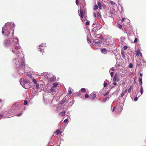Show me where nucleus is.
Returning <instances> with one entry per match:
<instances>
[{"mask_svg": "<svg viewBox=\"0 0 146 146\" xmlns=\"http://www.w3.org/2000/svg\"><path fill=\"white\" fill-rule=\"evenodd\" d=\"M34 72H30V73H26L27 75L30 78L32 79V81L35 84H36V80L34 78L36 77V74Z\"/></svg>", "mask_w": 146, "mask_h": 146, "instance_id": "423d86ee", "label": "nucleus"}, {"mask_svg": "<svg viewBox=\"0 0 146 146\" xmlns=\"http://www.w3.org/2000/svg\"><path fill=\"white\" fill-rule=\"evenodd\" d=\"M27 101L25 100L23 104L24 105H27Z\"/></svg>", "mask_w": 146, "mask_h": 146, "instance_id": "393cba45", "label": "nucleus"}, {"mask_svg": "<svg viewBox=\"0 0 146 146\" xmlns=\"http://www.w3.org/2000/svg\"><path fill=\"white\" fill-rule=\"evenodd\" d=\"M127 46H123V48L124 49H126L127 48Z\"/></svg>", "mask_w": 146, "mask_h": 146, "instance_id": "ea45409f", "label": "nucleus"}, {"mask_svg": "<svg viewBox=\"0 0 146 146\" xmlns=\"http://www.w3.org/2000/svg\"><path fill=\"white\" fill-rule=\"evenodd\" d=\"M19 106L18 104H14L11 108L10 110L8 111L6 113V114H11L10 115L8 116L7 118H9L14 115V113H13L16 110H17L19 108Z\"/></svg>", "mask_w": 146, "mask_h": 146, "instance_id": "7ed1b4c3", "label": "nucleus"}, {"mask_svg": "<svg viewBox=\"0 0 146 146\" xmlns=\"http://www.w3.org/2000/svg\"><path fill=\"white\" fill-rule=\"evenodd\" d=\"M55 79V76H53L52 78H48V80L50 81H54Z\"/></svg>", "mask_w": 146, "mask_h": 146, "instance_id": "9b49d317", "label": "nucleus"}, {"mask_svg": "<svg viewBox=\"0 0 146 146\" xmlns=\"http://www.w3.org/2000/svg\"><path fill=\"white\" fill-rule=\"evenodd\" d=\"M76 3L77 5H78V0H76Z\"/></svg>", "mask_w": 146, "mask_h": 146, "instance_id": "72a5a7b5", "label": "nucleus"}, {"mask_svg": "<svg viewBox=\"0 0 146 146\" xmlns=\"http://www.w3.org/2000/svg\"><path fill=\"white\" fill-rule=\"evenodd\" d=\"M142 78H140L139 80V82L140 86H141L142 85Z\"/></svg>", "mask_w": 146, "mask_h": 146, "instance_id": "4468645a", "label": "nucleus"}, {"mask_svg": "<svg viewBox=\"0 0 146 146\" xmlns=\"http://www.w3.org/2000/svg\"><path fill=\"white\" fill-rule=\"evenodd\" d=\"M110 3L112 5H114L115 4V2H113V1H111L110 2Z\"/></svg>", "mask_w": 146, "mask_h": 146, "instance_id": "2f4dec72", "label": "nucleus"}, {"mask_svg": "<svg viewBox=\"0 0 146 146\" xmlns=\"http://www.w3.org/2000/svg\"><path fill=\"white\" fill-rule=\"evenodd\" d=\"M40 50L41 51H42V50L40 49Z\"/></svg>", "mask_w": 146, "mask_h": 146, "instance_id": "13d9d810", "label": "nucleus"}, {"mask_svg": "<svg viewBox=\"0 0 146 146\" xmlns=\"http://www.w3.org/2000/svg\"><path fill=\"white\" fill-rule=\"evenodd\" d=\"M96 44L100 45V44L102 43V41H99L98 40H96L94 42Z\"/></svg>", "mask_w": 146, "mask_h": 146, "instance_id": "1a4fd4ad", "label": "nucleus"}, {"mask_svg": "<svg viewBox=\"0 0 146 146\" xmlns=\"http://www.w3.org/2000/svg\"><path fill=\"white\" fill-rule=\"evenodd\" d=\"M110 74L111 75V77H112L113 75V72H111L110 73Z\"/></svg>", "mask_w": 146, "mask_h": 146, "instance_id": "e433bc0d", "label": "nucleus"}, {"mask_svg": "<svg viewBox=\"0 0 146 146\" xmlns=\"http://www.w3.org/2000/svg\"><path fill=\"white\" fill-rule=\"evenodd\" d=\"M81 90L82 91H83L84 92H85L86 91V89L84 88H82L81 89Z\"/></svg>", "mask_w": 146, "mask_h": 146, "instance_id": "cd10ccee", "label": "nucleus"}, {"mask_svg": "<svg viewBox=\"0 0 146 146\" xmlns=\"http://www.w3.org/2000/svg\"><path fill=\"white\" fill-rule=\"evenodd\" d=\"M42 44L41 45H40V46H42Z\"/></svg>", "mask_w": 146, "mask_h": 146, "instance_id": "bf43d9fd", "label": "nucleus"}, {"mask_svg": "<svg viewBox=\"0 0 146 146\" xmlns=\"http://www.w3.org/2000/svg\"><path fill=\"white\" fill-rule=\"evenodd\" d=\"M104 87H106L107 86V84L106 83L104 82Z\"/></svg>", "mask_w": 146, "mask_h": 146, "instance_id": "f704fd0d", "label": "nucleus"}, {"mask_svg": "<svg viewBox=\"0 0 146 146\" xmlns=\"http://www.w3.org/2000/svg\"><path fill=\"white\" fill-rule=\"evenodd\" d=\"M37 88L38 87V85L37 84Z\"/></svg>", "mask_w": 146, "mask_h": 146, "instance_id": "4d7b16f0", "label": "nucleus"}, {"mask_svg": "<svg viewBox=\"0 0 146 146\" xmlns=\"http://www.w3.org/2000/svg\"><path fill=\"white\" fill-rule=\"evenodd\" d=\"M117 77H118V75H117V74H115V75L114 77V78H113V81L114 82H115L116 81H118V80H117Z\"/></svg>", "mask_w": 146, "mask_h": 146, "instance_id": "6e6552de", "label": "nucleus"}, {"mask_svg": "<svg viewBox=\"0 0 146 146\" xmlns=\"http://www.w3.org/2000/svg\"><path fill=\"white\" fill-rule=\"evenodd\" d=\"M68 92H69V94H72V92H72L71 91V90L70 88H69L68 89Z\"/></svg>", "mask_w": 146, "mask_h": 146, "instance_id": "412c9836", "label": "nucleus"}, {"mask_svg": "<svg viewBox=\"0 0 146 146\" xmlns=\"http://www.w3.org/2000/svg\"><path fill=\"white\" fill-rule=\"evenodd\" d=\"M98 6L99 8L101 9H102V5L101 3L100 2H98Z\"/></svg>", "mask_w": 146, "mask_h": 146, "instance_id": "f3484780", "label": "nucleus"}, {"mask_svg": "<svg viewBox=\"0 0 146 146\" xmlns=\"http://www.w3.org/2000/svg\"><path fill=\"white\" fill-rule=\"evenodd\" d=\"M115 110V107H114L113 109V110L112 111H113Z\"/></svg>", "mask_w": 146, "mask_h": 146, "instance_id": "8fccbe9b", "label": "nucleus"}, {"mask_svg": "<svg viewBox=\"0 0 146 146\" xmlns=\"http://www.w3.org/2000/svg\"><path fill=\"white\" fill-rule=\"evenodd\" d=\"M89 23L88 21H87L86 22V24L87 25H88L89 24Z\"/></svg>", "mask_w": 146, "mask_h": 146, "instance_id": "a18cd8bd", "label": "nucleus"}, {"mask_svg": "<svg viewBox=\"0 0 146 146\" xmlns=\"http://www.w3.org/2000/svg\"><path fill=\"white\" fill-rule=\"evenodd\" d=\"M140 76L141 77H142V74L141 73H140Z\"/></svg>", "mask_w": 146, "mask_h": 146, "instance_id": "5fc2aeb1", "label": "nucleus"}, {"mask_svg": "<svg viewBox=\"0 0 146 146\" xmlns=\"http://www.w3.org/2000/svg\"><path fill=\"white\" fill-rule=\"evenodd\" d=\"M53 85L54 86V87H55L57 86L58 85V84L56 83H53Z\"/></svg>", "mask_w": 146, "mask_h": 146, "instance_id": "b1692460", "label": "nucleus"}, {"mask_svg": "<svg viewBox=\"0 0 146 146\" xmlns=\"http://www.w3.org/2000/svg\"><path fill=\"white\" fill-rule=\"evenodd\" d=\"M87 41H88V43L90 42V40L88 39H87Z\"/></svg>", "mask_w": 146, "mask_h": 146, "instance_id": "864d4df0", "label": "nucleus"}, {"mask_svg": "<svg viewBox=\"0 0 146 146\" xmlns=\"http://www.w3.org/2000/svg\"><path fill=\"white\" fill-rule=\"evenodd\" d=\"M2 102V100L1 99H0V103Z\"/></svg>", "mask_w": 146, "mask_h": 146, "instance_id": "6e6d98bb", "label": "nucleus"}, {"mask_svg": "<svg viewBox=\"0 0 146 146\" xmlns=\"http://www.w3.org/2000/svg\"><path fill=\"white\" fill-rule=\"evenodd\" d=\"M3 115L1 114L0 113V119L3 118Z\"/></svg>", "mask_w": 146, "mask_h": 146, "instance_id": "7c9ffc66", "label": "nucleus"}, {"mask_svg": "<svg viewBox=\"0 0 146 146\" xmlns=\"http://www.w3.org/2000/svg\"><path fill=\"white\" fill-rule=\"evenodd\" d=\"M134 101H137V100H138V98H137V97H135V98H134Z\"/></svg>", "mask_w": 146, "mask_h": 146, "instance_id": "58836bf2", "label": "nucleus"}, {"mask_svg": "<svg viewBox=\"0 0 146 146\" xmlns=\"http://www.w3.org/2000/svg\"><path fill=\"white\" fill-rule=\"evenodd\" d=\"M137 66L139 67H140L141 66L140 63L139 62H138L137 63Z\"/></svg>", "mask_w": 146, "mask_h": 146, "instance_id": "473e14b6", "label": "nucleus"}, {"mask_svg": "<svg viewBox=\"0 0 146 146\" xmlns=\"http://www.w3.org/2000/svg\"><path fill=\"white\" fill-rule=\"evenodd\" d=\"M109 98L108 97L105 98L103 100V101L104 102H105L107 100H108Z\"/></svg>", "mask_w": 146, "mask_h": 146, "instance_id": "a878e982", "label": "nucleus"}, {"mask_svg": "<svg viewBox=\"0 0 146 146\" xmlns=\"http://www.w3.org/2000/svg\"><path fill=\"white\" fill-rule=\"evenodd\" d=\"M20 83L21 85L26 89H28L30 88V85L29 84V81L27 79L22 78L20 81Z\"/></svg>", "mask_w": 146, "mask_h": 146, "instance_id": "39448f33", "label": "nucleus"}, {"mask_svg": "<svg viewBox=\"0 0 146 146\" xmlns=\"http://www.w3.org/2000/svg\"><path fill=\"white\" fill-rule=\"evenodd\" d=\"M125 19V18H123L122 19V21H123Z\"/></svg>", "mask_w": 146, "mask_h": 146, "instance_id": "49530a36", "label": "nucleus"}, {"mask_svg": "<svg viewBox=\"0 0 146 146\" xmlns=\"http://www.w3.org/2000/svg\"><path fill=\"white\" fill-rule=\"evenodd\" d=\"M85 97L86 98H88V95L87 94H86L85 96Z\"/></svg>", "mask_w": 146, "mask_h": 146, "instance_id": "79ce46f5", "label": "nucleus"}, {"mask_svg": "<svg viewBox=\"0 0 146 146\" xmlns=\"http://www.w3.org/2000/svg\"><path fill=\"white\" fill-rule=\"evenodd\" d=\"M108 92H107L106 93L104 94V96H107L108 94Z\"/></svg>", "mask_w": 146, "mask_h": 146, "instance_id": "4c0bfd02", "label": "nucleus"}, {"mask_svg": "<svg viewBox=\"0 0 146 146\" xmlns=\"http://www.w3.org/2000/svg\"><path fill=\"white\" fill-rule=\"evenodd\" d=\"M132 88V86H130V88L128 90V92H131V88Z\"/></svg>", "mask_w": 146, "mask_h": 146, "instance_id": "4be33fe9", "label": "nucleus"}, {"mask_svg": "<svg viewBox=\"0 0 146 146\" xmlns=\"http://www.w3.org/2000/svg\"><path fill=\"white\" fill-rule=\"evenodd\" d=\"M61 133V132L60 131V129H57L54 133V134L58 135L59 133Z\"/></svg>", "mask_w": 146, "mask_h": 146, "instance_id": "f8f14e48", "label": "nucleus"}, {"mask_svg": "<svg viewBox=\"0 0 146 146\" xmlns=\"http://www.w3.org/2000/svg\"><path fill=\"white\" fill-rule=\"evenodd\" d=\"M129 66L130 68H132L133 67V64L132 63H130L129 65Z\"/></svg>", "mask_w": 146, "mask_h": 146, "instance_id": "c756f323", "label": "nucleus"}, {"mask_svg": "<svg viewBox=\"0 0 146 146\" xmlns=\"http://www.w3.org/2000/svg\"><path fill=\"white\" fill-rule=\"evenodd\" d=\"M113 85H114V86H116V85H117V83H116V82H114V83H113Z\"/></svg>", "mask_w": 146, "mask_h": 146, "instance_id": "3c124183", "label": "nucleus"}, {"mask_svg": "<svg viewBox=\"0 0 146 146\" xmlns=\"http://www.w3.org/2000/svg\"><path fill=\"white\" fill-rule=\"evenodd\" d=\"M141 94L143 93V90H141Z\"/></svg>", "mask_w": 146, "mask_h": 146, "instance_id": "c03bdc74", "label": "nucleus"}, {"mask_svg": "<svg viewBox=\"0 0 146 146\" xmlns=\"http://www.w3.org/2000/svg\"><path fill=\"white\" fill-rule=\"evenodd\" d=\"M121 54H122V56L123 58H124V53L123 52H121Z\"/></svg>", "mask_w": 146, "mask_h": 146, "instance_id": "a19ab883", "label": "nucleus"}, {"mask_svg": "<svg viewBox=\"0 0 146 146\" xmlns=\"http://www.w3.org/2000/svg\"><path fill=\"white\" fill-rule=\"evenodd\" d=\"M15 25L13 22L6 23L2 27V33L3 35L7 36V38L14 37V28Z\"/></svg>", "mask_w": 146, "mask_h": 146, "instance_id": "f03ea898", "label": "nucleus"}, {"mask_svg": "<svg viewBox=\"0 0 146 146\" xmlns=\"http://www.w3.org/2000/svg\"><path fill=\"white\" fill-rule=\"evenodd\" d=\"M141 90H143V88H142V86H141Z\"/></svg>", "mask_w": 146, "mask_h": 146, "instance_id": "603ef678", "label": "nucleus"}, {"mask_svg": "<svg viewBox=\"0 0 146 146\" xmlns=\"http://www.w3.org/2000/svg\"><path fill=\"white\" fill-rule=\"evenodd\" d=\"M137 38H135V40L134 41V42H137Z\"/></svg>", "mask_w": 146, "mask_h": 146, "instance_id": "c9c22d12", "label": "nucleus"}, {"mask_svg": "<svg viewBox=\"0 0 146 146\" xmlns=\"http://www.w3.org/2000/svg\"><path fill=\"white\" fill-rule=\"evenodd\" d=\"M36 92V91H35V90H33L32 91V93H33V95L35 96L36 95V93L35 92Z\"/></svg>", "mask_w": 146, "mask_h": 146, "instance_id": "aec40b11", "label": "nucleus"}, {"mask_svg": "<svg viewBox=\"0 0 146 146\" xmlns=\"http://www.w3.org/2000/svg\"><path fill=\"white\" fill-rule=\"evenodd\" d=\"M139 55H140V56H142V54L141 53L139 49H138L137 50V53H136V55L138 56Z\"/></svg>", "mask_w": 146, "mask_h": 146, "instance_id": "ddd939ff", "label": "nucleus"}, {"mask_svg": "<svg viewBox=\"0 0 146 146\" xmlns=\"http://www.w3.org/2000/svg\"><path fill=\"white\" fill-rule=\"evenodd\" d=\"M94 16L95 17H96V14L95 13H94Z\"/></svg>", "mask_w": 146, "mask_h": 146, "instance_id": "09e8293b", "label": "nucleus"}, {"mask_svg": "<svg viewBox=\"0 0 146 146\" xmlns=\"http://www.w3.org/2000/svg\"><path fill=\"white\" fill-rule=\"evenodd\" d=\"M68 121V119H65V120H64V122H65V123H66V122H67Z\"/></svg>", "mask_w": 146, "mask_h": 146, "instance_id": "37998d69", "label": "nucleus"}, {"mask_svg": "<svg viewBox=\"0 0 146 146\" xmlns=\"http://www.w3.org/2000/svg\"><path fill=\"white\" fill-rule=\"evenodd\" d=\"M96 95L95 94H94L93 95L92 98V100H94L95 98L96 97Z\"/></svg>", "mask_w": 146, "mask_h": 146, "instance_id": "5701e85b", "label": "nucleus"}, {"mask_svg": "<svg viewBox=\"0 0 146 146\" xmlns=\"http://www.w3.org/2000/svg\"><path fill=\"white\" fill-rule=\"evenodd\" d=\"M127 90H126L125 91H123L121 94V97H123L124 95L125 94V93H126Z\"/></svg>", "mask_w": 146, "mask_h": 146, "instance_id": "2eb2a0df", "label": "nucleus"}, {"mask_svg": "<svg viewBox=\"0 0 146 146\" xmlns=\"http://www.w3.org/2000/svg\"><path fill=\"white\" fill-rule=\"evenodd\" d=\"M118 27L119 28L121 29L122 27V26L121 25H119V26Z\"/></svg>", "mask_w": 146, "mask_h": 146, "instance_id": "de8ad7c7", "label": "nucleus"}, {"mask_svg": "<svg viewBox=\"0 0 146 146\" xmlns=\"http://www.w3.org/2000/svg\"><path fill=\"white\" fill-rule=\"evenodd\" d=\"M13 41H14V43L11 48L12 52L16 54L13 58V62L15 64L18 73L21 75L24 73L23 70L25 66L24 56L21 50L17 38H13Z\"/></svg>", "mask_w": 146, "mask_h": 146, "instance_id": "f257e3e1", "label": "nucleus"}, {"mask_svg": "<svg viewBox=\"0 0 146 146\" xmlns=\"http://www.w3.org/2000/svg\"><path fill=\"white\" fill-rule=\"evenodd\" d=\"M7 38L8 39H5L3 41V45L6 48H11L14 43V42L13 41V37Z\"/></svg>", "mask_w": 146, "mask_h": 146, "instance_id": "20e7f679", "label": "nucleus"}, {"mask_svg": "<svg viewBox=\"0 0 146 146\" xmlns=\"http://www.w3.org/2000/svg\"><path fill=\"white\" fill-rule=\"evenodd\" d=\"M115 70V69L113 68H111L110 70V71L111 70L112 71H114Z\"/></svg>", "mask_w": 146, "mask_h": 146, "instance_id": "bb28decb", "label": "nucleus"}, {"mask_svg": "<svg viewBox=\"0 0 146 146\" xmlns=\"http://www.w3.org/2000/svg\"><path fill=\"white\" fill-rule=\"evenodd\" d=\"M65 113L64 111H62L59 113V115L61 116H63L65 115Z\"/></svg>", "mask_w": 146, "mask_h": 146, "instance_id": "dca6fc26", "label": "nucleus"}, {"mask_svg": "<svg viewBox=\"0 0 146 146\" xmlns=\"http://www.w3.org/2000/svg\"><path fill=\"white\" fill-rule=\"evenodd\" d=\"M102 52V53L106 54L107 53L106 48H103L101 49Z\"/></svg>", "mask_w": 146, "mask_h": 146, "instance_id": "9d476101", "label": "nucleus"}, {"mask_svg": "<svg viewBox=\"0 0 146 146\" xmlns=\"http://www.w3.org/2000/svg\"><path fill=\"white\" fill-rule=\"evenodd\" d=\"M97 17L99 18H101V15L100 13L99 12H98L97 13Z\"/></svg>", "mask_w": 146, "mask_h": 146, "instance_id": "6ab92c4d", "label": "nucleus"}, {"mask_svg": "<svg viewBox=\"0 0 146 146\" xmlns=\"http://www.w3.org/2000/svg\"><path fill=\"white\" fill-rule=\"evenodd\" d=\"M98 8V6L97 5H95L94 6V10H96Z\"/></svg>", "mask_w": 146, "mask_h": 146, "instance_id": "a211bd4d", "label": "nucleus"}, {"mask_svg": "<svg viewBox=\"0 0 146 146\" xmlns=\"http://www.w3.org/2000/svg\"><path fill=\"white\" fill-rule=\"evenodd\" d=\"M80 15H79V16L81 17V20L83 21L82 19L84 17V13L83 11L82 10H80Z\"/></svg>", "mask_w": 146, "mask_h": 146, "instance_id": "0eeeda50", "label": "nucleus"}, {"mask_svg": "<svg viewBox=\"0 0 146 146\" xmlns=\"http://www.w3.org/2000/svg\"><path fill=\"white\" fill-rule=\"evenodd\" d=\"M22 114V113L18 114L16 115V116H19L20 115H21Z\"/></svg>", "mask_w": 146, "mask_h": 146, "instance_id": "c85d7f7f", "label": "nucleus"}]
</instances>
